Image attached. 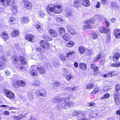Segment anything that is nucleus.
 <instances>
[{"label":"nucleus","mask_w":120,"mask_h":120,"mask_svg":"<svg viewBox=\"0 0 120 120\" xmlns=\"http://www.w3.org/2000/svg\"><path fill=\"white\" fill-rule=\"evenodd\" d=\"M74 99L73 96H69L65 98L60 99L59 103L57 105L59 109H66L68 106H72L74 104L72 102Z\"/></svg>","instance_id":"nucleus-1"},{"label":"nucleus","mask_w":120,"mask_h":120,"mask_svg":"<svg viewBox=\"0 0 120 120\" xmlns=\"http://www.w3.org/2000/svg\"><path fill=\"white\" fill-rule=\"evenodd\" d=\"M48 13L51 15H54L55 13L59 14L62 11V8L60 5H57L53 4H49L47 8Z\"/></svg>","instance_id":"nucleus-2"},{"label":"nucleus","mask_w":120,"mask_h":120,"mask_svg":"<svg viewBox=\"0 0 120 120\" xmlns=\"http://www.w3.org/2000/svg\"><path fill=\"white\" fill-rule=\"evenodd\" d=\"M36 95L38 96H41V97H44L46 96L47 93L45 90H39L36 91L34 93H29L28 94V97L31 100L35 98V96Z\"/></svg>","instance_id":"nucleus-3"},{"label":"nucleus","mask_w":120,"mask_h":120,"mask_svg":"<svg viewBox=\"0 0 120 120\" xmlns=\"http://www.w3.org/2000/svg\"><path fill=\"white\" fill-rule=\"evenodd\" d=\"M94 22V20L93 19L84 21V23L85 25L82 26L83 29L84 30L86 29H92L94 27L93 24Z\"/></svg>","instance_id":"nucleus-4"},{"label":"nucleus","mask_w":120,"mask_h":120,"mask_svg":"<svg viewBox=\"0 0 120 120\" xmlns=\"http://www.w3.org/2000/svg\"><path fill=\"white\" fill-rule=\"evenodd\" d=\"M4 92L8 98L10 99H13L15 97L14 94L12 92L7 90H4Z\"/></svg>","instance_id":"nucleus-5"},{"label":"nucleus","mask_w":120,"mask_h":120,"mask_svg":"<svg viewBox=\"0 0 120 120\" xmlns=\"http://www.w3.org/2000/svg\"><path fill=\"white\" fill-rule=\"evenodd\" d=\"M40 44L42 48L45 49L49 48L50 45L49 43L44 41H41L40 43Z\"/></svg>","instance_id":"nucleus-6"},{"label":"nucleus","mask_w":120,"mask_h":120,"mask_svg":"<svg viewBox=\"0 0 120 120\" xmlns=\"http://www.w3.org/2000/svg\"><path fill=\"white\" fill-rule=\"evenodd\" d=\"M6 59L4 56L0 57V69H2L4 68Z\"/></svg>","instance_id":"nucleus-7"},{"label":"nucleus","mask_w":120,"mask_h":120,"mask_svg":"<svg viewBox=\"0 0 120 120\" xmlns=\"http://www.w3.org/2000/svg\"><path fill=\"white\" fill-rule=\"evenodd\" d=\"M114 101L115 102L116 104L117 105H119L120 104V100L119 99V97L120 96V95L118 93H115L114 92Z\"/></svg>","instance_id":"nucleus-8"},{"label":"nucleus","mask_w":120,"mask_h":120,"mask_svg":"<svg viewBox=\"0 0 120 120\" xmlns=\"http://www.w3.org/2000/svg\"><path fill=\"white\" fill-rule=\"evenodd\" d=\"M25 8L28 10H30L32 8V5L31 3L28 1H25L24 3Z\"/></svg>","instance_id":"nucleus-9"},{"label":"nucleus","mask_w":120,"mask_h":120,"mask_svg":"<svg viewBox=\"0 0 120 120\" xmlns=\"http://www.w3.org/2000/svg\"><path fill=\"white\" fill-rule=\"evenodd\" d=\"M88 112L89 113V114L88 115L90 117H96L98 114V111L96 109H94L93 111H90L89 112L88 111Z\"/></svg>","instance_id":"nucleus-10"},{"label":"nucleus","mask_w":120,"mask_h":120,"mask_svg":"<svg viewBox=\"0 0 120 120\" xmlns=\"http://www.w3.org/2000/svg\"><path fill=\"white\" fill-rule=\"evenodd\" d=\"M35 38L34 36L32 34H27L25 37L26 39L30 42L34 41Z\"/></svg>","instance_id":"nucleus-11"},{"label":"nucleus","mask_w":120,"mask_h":120,"mask_svg":"<svg viewBox=\"0 0 120 120\" xmlns=\"http://www.w3.org/2000/svg\"><path fill=\"white\" fill-rule=\"evenodd\" d=\"M120 57V54L117 52L115 53L112 56V60L114 62H116L119 60Z\"/></svg>","instance_id":"nucleus-12"},{"label":"nucleus","mask_w":120,"mask_h":120,"mask_svg":"<svg viewBox=\"0 0 120 120\" xmlns=\"http://www.w3.org/2000/svg\"><path fill=\"white\" fill-rule=\"evenodd\" d=\"M98 30L100 33H107L109 31V29L105 28L102 26L99 27Z\"/></svg>","instance_id":"nucleus-13"},{"label":"nucleus","mask_w":120,"mask_h":120,"mask_svg":"<svg viewBox=\"0 0 120 120\" xmlns=\"http://www.w3.org/2000/svg\"><path fill=\"white\" fill-rule=\"evenodd\" d=\"M29 19L27 17H23L21 19V22L22 24H26L29 23Z\"/></svg>","instance_id":"nucleus-14"},{"label":"nucleus","mask_w":120,"mask_h":120,"mask_svg":"<svg viewBox=\"0 0 120 120\" xmlns=\"http://www.w3.org/2000/svg\"><path fill=\"white\" fill-rule=\"evenodd\" d=\"M37 69L38 72L41 74H44L45 72V70L42 66L38 67Z\"/></svg>","instance_id":"nucleus-15"},{"label":"nucleus","mask_w":120,"mask_h":120,"mask_svg":"<svg viewBox=\"0 0 120 120\" xmlns=\"http://www.w3.org/2000/svg\"><path fill=\"white\" fill-rule=\"evenodd\" d=\"M49 31L50 35L52 37H56L57 36V34L56 32L52 29L49 30Z\"/></svg>","instance_id":"nucleus-16"},{"label":"nucleus","mask_w":120,"mask_h":120,"mask_svg":"<svg viewBox=\"0 0 120 120\" xmlns=\"http://www.w3.org/2000/svg\"><path fill=\"white\" fill-rule=\"evenodd\" d=\"M117 74V73H116V72L112 71L111 72L109 73H107L104 75L103 76L104 78H105L107 76L109 77H111L116 75Z\"/></svg>","instance_id":"nucleus-17"},{"label":"nucleus","mask_w":120,"mask_h":120,"mask_svg":"<svg viewBox=\"0 0 120 120\" xmlns=\"http://www.w3.org/2000/svg\"><path fill=\"white\" fill-rule=\"evenodd\" d=\"M88 111H85L84 112L81 111V112L80 114L84 118H82L81 119H79V120H87V117L88 116V114H87Z\"/></svg>","instance_id":"nucleus-18"},{"label":"nucleus","mask_w":120,"mask_h":120,"mask_svg":"<svg viewBox=\"0 0 120 120\" xmlns=\"http://www.w3.org/2000/svg\"><path fill=\"white\" fill-rule=\"evenodd\" d=\"M0 36L4 41L8 39V34L5 32H3L1 34Z\"/></svg>","instance_id":"nucleus-19"},{"label":"nucleus","mask_w":120,"mask_h":120,"mask_svg":"<svg viewBox=\"0 0 120 120\" xmlns=\"http://www.w3.org/2000/svg\"><path fill=\"white\" fill-rule=\"evenodd\" d=\"M15 83L17 86L22 87L24 86L26 84L25 82L21 80L17 81Z\"/></svg>","instance_id":"nucleus-20"},{"label":"nucleus","mask_w":120,"mask_h":120,"mask_svg":"<svg viewBox=\"0 0 120 120\" xmlns=\"http://www.w3.org/2000/svg\"><path fill=\"white\" fill-rule=\"evenodd\" d=\"M73 5L76 8L80 7L81 4L80 0H75L74 1Z\"/></svg>","instance_id":"nucleus-21"},{"label":"nucleus","mask_w":120,"mask_h":120,"mask_svg":"<svg viewBox=\"0 0 120 120\" xmlns=\"http://www.w3.org/2000/svg\"><path fill=\"white\" fill-rule=\"evenodd\" d=\"M114 35L117 38H120V30L119 29H115L114 32Z\"/></svg>","instance_id":"nucleus-22"},{"label":"nucleus","mask_w":120,"mask_h":120,"mask_svg":"<svg viewBox=\"0 0 120 120\" xmlns=\"http://www.w3.org/2000/svg\"><path fill=\"white\" fill-rule=\"evenodd\" d=\"M7 2L4 4V6H7L8 5L11 6L13 5L15 2L14 0H7Z\"/></svg>","instance_id":"nucleus-23"},{"label":"nucleus","mask_w":120,"mask_h":120,"mask_svg":"<svg viewBox=\"0 0 120 120\" xmlns=\"http://www.w3.org/2000/svg\"><path fill=\"white\" fill-rule=\"evenodd\" d=\"M60 83L59 82H53L50 83L51 86L55 88L60 86Z\"/></svg>","instance_id":"nucleus-24"},{"label":"nucleus","mask_w":120,"mask_h":120,"mask_svg":"<svg viewBox=\"0 0 120 120\" xmlns=\"http://www.w3.org/2000/svg\"><path fill=\"white\" fill-rule=\"evenodd\" d=\"M59 61L58 59H55L53 60L52 64L55 67H58L59 66Z\"/></svg>","instance_id":"nucleus-25"},{"label":"nucleus","mask_w":120,"mask_h":120,"mask_svg":"<svg viewBox=\"0 0 120 120\" xmlns=\"http://www.w3.org/2000/svg\"><path fill=\"white\" fill-rule=\"evenodd\" d=\"M58 31L59 34L60 36H63L65 34V30L63 27L60 28L58 30Z\"/></svg>","instance_id":"nucleus-26"},{"label":"nucleus","mask_w":120,"mask_h":120,"mask_svg":"<svg viewBox=\"0 0 120 120\" xmlns=\"http://www.w3.org/2000/svg\"><path fill=\"white\" fill-rule=\"evenodd\" d=\"M81 3L82 4L85 6L88 7L90 5L89 0H82Z\"/></svg>","instance_id":"nucleus-27"},{"label":"nucleus","mask_w":120,"mask_h":120,"mask_svg":"<svg viewBox=\"0 0 120 120\" xmlns=\"http://www.w3.org/2000/svg\"><path fill=\"white\" fill-rule=\"evenodd\" d=\"M19 32L18 30L14 29L13 31V32L11 34V35L12 36L15 37L19 35Z\"/></svg>","instance_id":"nucleus-28"},{"label":"nucleus","mask_w":120,"mask_h":120,"mask_svg":"<svg viewBox=\"0 0 120 120\" xmlns=\"http://www.w3.org/2000/svg\"><path fill=\"white\" fill-rule=\"evenodd\" d=\"M19 60L22 64L24 65L26 64L27 63L26 61V59L23 57L22 56L19 57Z\"/></svg>","instance_id":"nucleus-29"},{"label":"nucleus","mask_w":120,"mask_h":120,"mask_svg":"<svg viewBox=\"0 0 120 120\" xmlns=\"http://www.w3.org/2000/svg\"><path fill=\"white\" fill-rule=\"evenodd\" d=\"M79 67L80 69L83 70H85L86 68V65L84 63L80 64L79 65Z\"/></svg>","instance_id":"nucleus-30"},{"label":"nucleus","mask_w":120,"mask_h":120,"mask_svg":"<svg viewBox=\"0 0 120 120\" xmlns=\"http://www.w3.org/2000/svg\"><path fill=\"white\" fill-rule=\"evenodd\" d=\"M79 53L81 54H83L85 51V49L82 46H80L78 48Z\"/></svg>","instance_id":"nucleus-31"},{"label":"nucleus","mask_w":120,"mask_h":120,"mask_svg":"<svg viewBox=\"0 0 120 120\" xmlns=\"http://www.w3.org/2000/svg\"><path fill=\"white\" fill-rule=\"evenodd\" d=\"M35 27L39 33H41L42 31V27L40 25L38 24H36L35 25Z\"/></svg>","instance_id":"nucleus-32"},{"label":"nucleus","mask_w":120,"mask_h":120,"mask_svg":"<svg viewBox=\"0 0 120 120\" xmlns=\"http://www.w3.org/2000/svg\"><path fill=\"white\" fill-rule=\"evenodd\" d=\"M110 65L111 67L114 68L120 67V62H118L116 63H112Z\"/></svg>","instance_id":"nucleus-33"},{"label":"nucleus","mask_w":120,"mask_h":120,"mask_svg":"<svg viewBox=\"0 0 120 120\" xmlns=\"http://www.w3.org/2000/svg\"><path fill=\"white\" fill-rule=\"evenodd\" d=\"M74 78V75L72 74H70L67 75L66 77V80L68 81H70Z\"/></svg>","instance_id":"nucleus-34"},{"label":"nucleus","mask_w":120,"mask_h":120,"mask_svg":"<svg viewBox=\"0 0 120 120\" xmlns=\"http://www.w3.org/2000/svg\"><path fill=\"white\" fill-rule=\"evenodd\" d=\"M102 56V54L101 52L100 53L99 55L97 56L96 57H94V58L93 60L94 61H97V60L101 58Z\"/></svg>","instance_id":"nucleus-35"},{"label":"nucleus","mask_w":120,"mask_h":120,"mask_svg":"<svg viewBox=\"0 0 120 120\" xmlns=\"http://www.w3.org/2000/svg\"><path fill=\"white\" fill-rule=\"evenodd\" d=\"M75 45V43L71 41L68 42L66 44L67 46L68 47H71L74 46Z\"/></svg>","instance_id":"nucleus-36"},{"label":"nucleus","mask_w":120,"mask_h":120,"mask_svg":"<svg viewBox=\"0 0 120 120\" xmlns=\"http://www.w3.org/2000/svg\"><path fill=\"white\" fill-rule=\"evenodd\" d=\"M63 39L66 41H68L70 39V37L69 35L68 34H65L63 36H61Z\"/></svg>","instance_id":"nucleus-37"},{"label":"nucleus","mask_w":120,"mask_h":120,"mask_svg":"<svg viewBox=\"0 0 120 120\" xmlns=\"http://www.w3.org/2000/svg\"><path fill=\"white\" fill-rule=\"evenodd\" d=\"M94 87L93 83H88L86 85V88L87 89H90L93 88Z\"/></svg>","instance_id":"nucleus-38"},{"label":"nucleus","mask_w":120,"mask_h":120,"mask_svg":"<svg viewBox=\"0 0 120 120\" xmlns=\"http://www.w3.org/2000/svg\"><path fill=\"white\" fill-rule=\"evenodd\" d=\"M0 107L1 108H3V107H8V109L9 110H13L15 109L16 108H15L12 107H10L6 105H2L0 106Z\"/></svg>","instance_id":"nucleus-39"},{"label":"nucleus","mask_w":120,"mask_h":120,"mask_svg":"<svg viewBox=\"0 0 120 120\" xmlns=\"http://www.w3.org/2000/svg\"><path fill=\"white\" fill-rule=\"evenodd\" d=\"M90 67L91 68L94 70V72H96V71L98 69V67H95V65L94 64H92L91 65Z\"/></svg>","instance_id":"nucleus-40"},{"label":"nucleus","mask_w":120,"mask_h":120,"mask_svg":"<svg viewBox=\"0 0 120 120\" xmlns=\"http://www.w3.org/2000/svg\"><path fill=\"white\" fill-rule=\"evenodd\" d=\"M60 99H59V98L58 97H56L54 98H53L52 99V101L54 103H56L58 101H59L58 103V104L60 102ZM58 105H57V106Z\"/></svg>","instance_id":"nucleus-41"},{"label":"nucleus","mask_w":120,"mask_h":120,"mask_svg":"<svg viewBox=\"0 0 120 120\" xmlns=\"http://www.w3.org/2000/svg\"><path fill=\"white\" fill-rule=\"evenodd\" d=\"M40 84V82L39 80L36 79L34 80L33 83V85L34 86H39Z\"/></svg>","instance_id":"nucleus-42"},{"label":"nucleus","mask_w":120,"mask_h":120,"mask_svg":"<svg viewBox=\"0 0 120 120\" xmlns=\"http://www.w3.org/2000/svg\"><path fill=\"white\" fill-rule=\"evenodd\" d=\"M56 21L58 22L62 23L64 22V21L60 17H57L56 19Z\"/></svg>","instance_id":"nucleus-43"},{"label":"nucleus","mask_w":120,"mask_h":120,"mask_svg":"<svg viewBox=\"0 0 120 120\" xmlns=\"http://www.w3.org/2000/svg\"><path fill=\"white\" fill-rule=\"evenodd\" d=\"M99 90V89L98 87L95 88L91 92L92 95L95 94Z\"/></svg>","instance_id":"nucleus-44"},{"label":"nucleus","mask_w":120,"mask_h":120,"mask_svg":"<svg viewBox=\"0 0 120 120\" xmlns=\"http://www.w3.org/2000/svg\"><path fill=\"white\" fill-rule=\"evenodd\" d=\"M23 116V115L22 114H20L17 116H14L13 117L14 118L15 120H19L21 119Z\"/></svg>","instance_id":"nucleus-45"},{"label":"nucleus","mask_w":120,"mask_h":120,"mask_svg":"<svg viewBox=\"0 0 120 120\" xmlns=\"http://www.w3.org/2000/svg\"><path fill=\"white\" fill-rule=\"evenodd\" d=\"M98 37V35L94 33L92 34L91 38L92 39H97Z\"/></svg>","instance_id":"nucleus-46"},{"label":"nucleus","mask_w":120,"mask_h":120,"mask_svg":"<svg viewBox=\"0 0 120 120\" xmlns=\"http://www.w3.org/2000/svg\"><path fill=\"white\" fill-rule=\"evenodd\" d=\"M30 72L31 75L35 76H36L37 75V73L35 70L33 69L31 70Z\"/></svg>","instance_id":"nucleus-47"},{"label":"nucleus","mask_w":120,"mask_h":120,"mask_svg":"<svg viewBox=\"0 0 120 120\" xmlns=\"http://www.w3.org/2000/svg\"><path fill=\"white\" fill-rule=\"evenodd\" d=\"M9 21L10 22V24H13L15 23V19L13 18H10L9 20Z\"/></svg>","instance_id":"nucleus-48"},{"label":"nucleus","mask_w":120,"mask_h":120,"mask_svg":"<svg viewBox=\"0 0 120 120\" xmlns=\"http://www.w3.org/2000/svg\"><path fill=\"white\" fill-rule=\"evenodd\" d=\"M111 7L112 8L116 9L118 8V6L116 3L113 2L111 4Z\"/></svg>","instance_id":"nucleus-49"},{"label":"nucleus","mask_w":120,"mask_h":120,"mask_svg":"<svg viewBox=\"0 0 120 120\" xmlns=\"http://www.w3.org/2000/svg\"><path fill=\"white\" fill-rule=\"evenodd\" d=\"M116 92L115 93H118V91L120 89V84H118L116 85L115 87Z\"/></svg>","instance_id":"nucleus-50"},{"label":"nucleus","mask_w":120,"mask_h":120,"mask_svg":"<svg viewBox=\"0 0 120 120\" xmlns=\"http://www.w3.org/2000/svg\"><path fill=\"white\" fill-rule=\"evenodd\" d=\"M12 12L14 14L17 13V10L16 9V7L15 6H13L11 8Z\"/></svg>","instance_id":"nucleus-51"},{"label":"nucleus","mask_w":120,"mask_h":120,"mask_svg":"<svg viewBox=\"0 0 120 120\" xmlns=\"http://www.w3.org/2000/svg\"><path fill=\"white\" fill-rule=\"evenodd\" d=\"M38 15L39 16V17L43 18L45 15L42 12L39 11L38 12Z\"/></svg>","instance_id":"nucleus-52"},{"label":"nucleus","mask_w":120,"mask_h":120,"mask_svg":"<svg viewBox=\"0 0 120 120\" xmlns=\"http://www.w3.org/2000/svg\"><path fill=\"white\" fill-rule=\"evenodd\" d=\"M81 112V111H78L77 112L75 111L73 112L72 115L74 116H77Z\"/></svg>","instance_id":"nucleus-53"},{"label":"nucleus","mask_w":120,"mask_h":120,"mask_svg":"<svg viewBox=\"0 0 120 120\" xmlns=\"http://www.w3.org/2000/svg\"><path fill=\"white\" fill-rule=\"evenodd\" d=\"M75 52L73 51H71L69 52L66 54V57H68L70 55H72L73 54H74Z\"/></svg>","instance_id":"nucleus-54"},{"label":"nucleus","mask_w":120,"mask_h":120,"mask_svg":"<svg viewBox=\"0 0 120 120\" xmlns=\"http://www.w3.org/2000/svg\"><path fill=\"white\" fill-rule=\"evenodd\" d=\"M69 31L72 35H77V33L75 32V30H70Z\"/></svg>","instance_id":"nucleus-55"},{"label":"nucleus","mask_w":120,"mask_h":120,"mask_svg":"<svg viewBox=\"0 0 120 120\" xmlns=\"http://www.w3.org/2000/svg\"><path fill=\"white\" fill-rule=\"evenodd\" d=\"M44 64L45 68H47L48 69H49L50 65L49 63L47 62H45L44 63Z\"/></svg>","instance_id":"nucleus-56"},{"label":"nucleus","mask_w":120,"mask_h":120,"mask_svg":"<svg viewBox=\"0 0 120 120\" xmlns=\"http://www.w3.org/2000/svg\"><path fill=\"white\" fill-rule=\"evenodd\" d=\"M17 67L21 70H24V68L23 66L20 64H18Z\"/></svg>","instance_id":"nucleus-57"},{"label":"nucleus","mask_w":120,"mask_h":120,"mask_svg":"<svg viewBox=\"0 0 120 120\" xmlns=\"http://www.w3.org/2000/svg\"><path fill=\"white\" fill-rule=\"evenodd\" d=\"M10 114V112L8 111H5L3 112L2 114L4 115L8 116Z\"/></svg>","instance_id":"nucleus-58"},{"label":"nucleus","mask_w":120,"mask_h":120,"mask_svg":"<svg viewBox=\"0 0 120 120\" xmlns=\"http://www.w3.org/2000/svg\"><path fill=\"white\" fill-rule=\"evenodd\" d=\"M46 40L47 41H51L52 40L50 36H44Z\"/></svg>","instance_id":"nucleus-59"},{"label":"nucleus","mask_w":120,"mask_h":120,"mask_svg":"<svg viewBox=\"0 0 120 120\" xmlns=\"http://www.w3.org/2000/svg\"><path fill=\"white\" fill-rule=\"evenodd\" d=\"M109 94L108 93H106L105 94L103 97H102V98H106L109 97Z\"/></svg>","instance_id":"nucleus-60"},{"label":"nucleus","mask_w":120,"mask_h":120,"mask_svg":"<svg viewBox=\"0 0 120 120\" xmlns=\"http://www.w3.org/2000/svg\"><path fill=\"white\" fill-rule=\"evenodd\" d=\"M95 105V103L91 102L89 103L88 105L89 106H92Z\"/></svg>","instance_id":"nucleus-61"},{"label":"nucleus","mask_w":120,"mask_h":120,"mask_svg":"<svg viewBox=\"0 0 120 120\" xmlns=\"http://www.w3.org/2000/svg\"><path fill=\"white\" fill-rule=\"evenodd\" d=\"M66 15L68 18H70L72 16V14L70 12H68L67 13Z\"/></svg>","instance_id":"nucleus-62"},{"label":"nucleus","mask_w":120,"mask_h":120,"mask_svg":"<svg viewBox=\"0 0 120 120\" xmlns=\"http://www.w3.org/2000/svg\"><path fill=\"white\" fill-rule=\"evenodd\" d=\"M5 73L7 76H9L10 74V72L8 70L5 71Z\"/></svg>","instance_id":"nucleus-63"},{"label":"nucleus","mask_w":120,"mask_h":120,"mask_svg":"<svg viewBox=\"0 0 120 120\" xmlns=\"http://www.w3.org/2000/svg\"><path fill=\"white\" fill-rule=\"evenodd\" d=\"M14 47L15 49L17 50H18L19 48V46L18 44L15 45Z\"/></svg>","instance_id":"nucleus-64"}]
</instances>
